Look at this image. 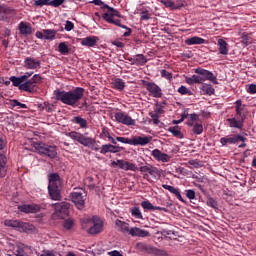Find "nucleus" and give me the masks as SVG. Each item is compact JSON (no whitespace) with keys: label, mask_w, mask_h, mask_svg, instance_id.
<instances>
[{"label":"nucleus","mask_w":256,"mask_h":256,"mask_svg":"<svg viewBox=\"0 0 256 256\" xmlns=\"http://www.w3.org/2000/svg\"><path fill=\"white\" fill-rule=\"evenodd\" d=\"M162 187L163 189H166V191L172 193V195H175V197H177V199L180 200L182 203H185V200L183 199V196H181V192H179V189L167 184H163Z\"/></svg>","instance_id":"c85d7f7f"},{"label":"nucleus","mask_w":256,"mask_h":256,"mask_svg":"<svg viewBox=\"0 0 256 256\" xmlns=\"http://www.w3.org/2000/svg\"><path fill=\"white\" fill-rule=\"evenodd\" d=\"M61 187H63V180L57 173L48 175V193L52 201H61Z\"/></svg>","instance_id":"7ed1b4c3"},{"label":"nucleus","mask_w":256,"mask_h":256,"mask_svg":"<svg viewBox=\"0 0 256 256\" xmlns=\"http://www.w3.org/2000/svg\"><path fill=\"white\" fill-rule=\"evenodd\" d=\"M241 39L242 45L244 47H247V45H249V36L247 35V33H243Z\"/></svg>","instance_id":"bf43d9fd"},{"label":"nucleus","mask_w":256,"mask_h":256,"mask_svg":"<svg viewBox=\"0 0 256 256\" xmlns=\"http://www.w3.org/2000/svg\"><path fill=\"white\" fill-rule=\"evenodd\" d=\"M109 256H123V254H121V252H119V250H113L108 252Z\"/></svg>","instance_id":"338daca9"},{"label":"nucleus","mask_w":256,"mask_h":256,"mask_svg":"<svg viewBox=\"0 0 256 256\" xmlns=\"http://www.w3.org/2000/svg\"><path fill=\"white\" fill-rule=\"evenodd\" d=\"M141 207L142 209H144V211H155V206H153L152 203L149 202V200L142 201Z\"/></svg>","instance_id":"8fccbe9b"},{"label":"nucleus","mask_w":256,"mask_h":256,"mask_svg":"<svg viewBox=\"0 0 256 256\" xmlns=\"http://www.w3.org/2000/svg\"><path fill=\"white\" fill-rule=\"evenodd\" d=\"M131 215L134 219L143 220V213H141V209L139 207H133L131 209Z\"/></svg>","instance_id":"de8ad7c7"},{"label":"nucleus","mask_w":256,"mask_h":256,"mask_svg":"<svg viewBox=\"0 0 256 256\" xmlns=\"http://www.w3.org/2000/svg\"><path fill=\"white\" fill-rule=\"evenodd\" d=\"M19 31H20L21 35H31V33H32L31 24H27L25 22H20Z\"/></svg>","instance_id":"f704fd0d"},{"label":"nucleus","mask_w":256,"mask_h":256,"mask_svg":"<svg viewBox=\"0 0 256 256\" xmlns=\"http://www.w3.org/2000/svg\"><path fill=\"white\" fill-rule=\"evenodd\" d=\"M113 89H116L117 91H123L125 89V81L121 78H115L112 81Z\"/></svg>","instance_id":"c9c22d12"},{"label":"nucleus","mask_w":256,"mask_h":256,"mask_svg":"<svg viewBox=\"0 0 256 256\" xmlns=\"http://www.w3.org/2000/svg\"><path fill=\"white\" fill-rule=\"evenodd\" d=\"M74 123L79 125L82 129H87V120L81 116L74 117Z\"/></svg>","instance_id":"a18cd8bd"},{"label":"nucleus","mask_w":256,"mask_h":256,"mask_svg":"<svg viewBox=\"0 0 256 256\" xmlns=\"http://www.w3.org/2000/svg\"><path fill=\"white\" fill-rule=\"evenodd\" d=\"M84 93L85 89L82 87H77L76 89L68 92L61 90L54 91L57 101H61L64 105H70L71 107L81 101Z\"/></svg>","instance_id":"f03ea898"},{"label":"nucleus","mask_w":256,"mask_h":256,"mask_svg":"<svg viewBox=\"0 0 256 256\" xmlns=\"http://www.w3.org/2000/svg\"><path fill=\"white\" fill-rule=\"evenodd\" d=\"M85 191L83 189H79L77 191L71 192L70 199L74 205H76L77 209H84L85 207Z\"/></svg>","instance_id":"0eeeda50"},{"label":"nucleus","mask_w":256,"mask_h":256,"mask_svg":"<svg viewBox=\"0 0 256 256\" xmlns=\"http://www.w3.org/2000/svg\"><path fill=\"white\" fill-rule=\"evenodd\" d=\"M186 197L187 199H190V201H193V199H195V190L193 189L186 190Z\"/></svg>","instance_id":"052dcab7"},{"label":"nucleus","mask_w":256,"mask_h":256,"mask_svg":"<svg viewBox=\"0 0 256 256\" xmlns=\"http://www.w3.org/2000/svg\"><path fill=\"white\" fill-rule=\"evenodd\" d=\"M25 249H26L25 244H23V243L16 244L15 255L16 256L21 255L25 251Z\"/></svg>","instance_id":"864d4df0"},{"label":"nucleus","mask_w":256,"mask_h":256,"mask_svg":"<svg viewBox=\"0 0 256 256\" xmlns=\"http://www.w3.org/2000/svg\"><path fill=\"white\" fill-rule=\"evenodd\" d=\"M58 51L61 55H69V45H67V42H60L58 45Z\"/></svg>","instance_id":"79ce46f5"},{"label":"nucleus","mask_w":256,"mask_h":256,"mask_svg":"<svg viewBox=\"0 0 256 256\" xmlns=\"http://www.w3.org/2000/svg\"><path fill=\"white\" fill-rule=\"evenodd\" d=\"M161 3L170 9H177V7H175V2L172 0H161Z\"/></svg>","instance_id":"4d7b16f0"},{"label":"nucleus","mask_w":256,"mask_h":256,"mask_svg":"<svg viewBox=\"0 0 256 256\" xmlns=\"http://www.w3.org/2000/svg\"><path fill=\"white\" fill-rule=\"evenodd\" d=\"M115 17H121V13H119V11H117L115 8H109V11L102 15V18L104 21H106V23H111L112 25H116V27L127 29V26L121 24V20L115 19Z\"/></svg>","instance_id":"39448f33"},{"label":"nucleus","mask_w":256,"mask_h":256,"mask_svg":"<svg viewBox=\"0 0 256 256\" xmlns=\"http://www.w3.org/2000/svg\"><path fill=\"white\" fill-rule=\"evenodd\" d=\"M81 225L82 229L89 231V229H91V226L93 225V218H83L81 220Z\"/></svg>","instance_id":"c03bdc74"},{"label":"nucleus","mask_w":256,"mask_h":256,"mask_svg":"<svg viewBox=\"0 0 256 256\" xmlns=\"http://www.w3.org/2000/svg\"><path fill=\"white\" fill-rule=\"evenodd\" d=\"M239 141H245V137L241 135H237V136H225L220 139V143L222 147H226V145H235V143H239Z\"/></svg>","instance_id":"f3484780"},{"label":"nucleus","mask_w":256,"mask_h":256,"mask_svg":"<svg viewBox=\"0 0 256 256\" xmlns=\"http://www.w3.org/2000/svg\"><path fill=\"white\" fill-rule=\"evenodd\" d=\"M151 169H153V165L150 164L140 167V171L143 173L144 179H147V181H149V174L151 173Z\"/></svg>","instance_id":"37998d69"},{"label":"nucleus","mask_w":256,"mask_h":256,"mask_svg":"<svg viewBox=\"0 0 256 256\" xmlns=\"http://www.w3.org/2000/svg\"><path fill=\"white\" fill-rule=\"evenodd\" d=\"M123 148L121 146L113 144H104L100 148L101 155H107V153H121Z\"/></svg>","instance_id":"6ab92c4d"},{"label":"nucleus","mask_w":256,"mask_h":256,"mask_svg":"<svg viewBox=\"0 0 256 256\" xmlns=\"http://www.w3.org/2000/svg\"><path fill=\"white\" fill-rule=\"evenodd\" d=\"M103 231V220L99 217H92V225L88 229L89 235H97Z\"/></svg>","instance_id":"f8f14e48"},{"label":"nucleus","mask_w":256,"mask_h":256,"mask_svg":"<svg viewBox=\"0 0 256 256\" xmlns=\"http://www.w3.org/2000/svg\"><path fill=\"white\" fill-rule=\"evenodd\" d=\"M195 73H197L198 75H200V77L204 81H211V83H214V85H217L219 82L217 81V76L213 75V72L209 71V70H205L203 68H197L195 70Z\"/></svg>","instance_id":"ddd939ff"},{"label":"nucleus","mask_w":256,"mask_h":256,"mask_svg":"<svg viewBox=\"0 0 256 256\" xmlns=\"http://www.w3.org/2000/svg\"><path fill=\"white\" fill-rule=\"evenodd\" d=\"M40 256H55V253H53L50 250L43 251Z\"/></svg>","instance_id":"774afa93"},{"label":"nucleus","mask_w":256,"mask_h":256,"mask_svg":"<svg viewBox=\"0 0 256 256\" xmlns=\"http://www.w3.org/2000/svg\"><path fill=\"white\" fill-rule=\"evenodd\" d=\"M147 58L143 54H137L133 57V65H145Z\"/></svg>","instance_id":"58836bf2"},{"label":"nucleus","mask_w":256,"mask_h":256,"mask_svg":"<svg viewBox=\"0 0 256 256\" xmlns=\"http://www.w3.org/2000/svg\"><path fill=\"white\" fill-rule=\"evenodd\" d=\"M186 125L188 127H192V132L194 133V135H201V133H203V124L196 122L193 123L191 121L186 122Z\"/></svg>","instance_id":"7c9ffc66"},{"label":"nucleus","mask_w":256,"mask_h":256,"mask_svg":"<svg viewBox=\"0 0 256 256\" xmlns=\"http://www.w3.org/2000/svg\"><path fill=\"white\" fill-rule=\"evenodd\" d=\"M160 75L161 77H163L164 79H167L168 81L173 80V74L165 69L160 71Z\"/></svg>","instance_id":"603ef678"},{"label":"nucleus","mask_w":256,"mask_h":256,"mask_svg":"<svg viewBox=\"0 0 256 256\" xmlns=\"http://www.w3.org/2000/svg\"><path fill=\"white\" fill-rule=\"evenodd\" d=\"M203 78L199 75H192L191 77H186L185 82L188 85H197V84H203Z\"/></svg>","instance_id":"473e14b6"},{"label":"nucleus","mask_w":256,"mask_h":256,"mask_svg":"<svg viewBox=\"0 0 256 256\" xmlns=\"http://www.w3.org/2000/svg\"><path fill=\"white\" fill-rule=\"evenodd\" d=\"M67 137H70L72 141H77L78 143H81V140L83 139V134L77 132V131H72L66 134Z\"/></svg>","instance_id":"a19ab883"},{"label":"nucleus","mask_w":256,"mask_h":256,"mask_svg":"<svg viewBox=\"0 0 256 256\" xmlns=\"http://www.w3.org/2000/svg\"><path fill=\"white\" fill-rule=\"evenodd\" d=\"M57 30L55 29H44L36 32L37 39H45L46 41H55Z\"/></svg>","instance_id":"4468645a"},{"label":"nucleus","mask_w":256,"mask_h":256,"mask_svg":"<svg viewBox=\"0 0 256 256\" xmlns=\"http://www.w3.org/2000/svg\"><path fill=\"white\" fill-rule=\"evenodd\" d=\"M103 134L105 135V137H107L108 141H110V143H112V145H117V140H115V138H113L111 136L109 131H103Z\"/></svg>","instance_id":"13d9d810"},{"label":"nucleus","mask_w":256,"mask_h":256,"mask_svg":"<svg viewBox=\"0 0 256 256\" xmlns=\"http://www.w3.org/2000/svg\"><path fill=\"white\" fill-rule=\"evenodd\" d=\"M153 137L151 136H138L132 138V145L140 147H145V145H149L151 143Z\"/></svg>","instance_id":"5701e85b"},{"label":"nucleus","mask_w":256,"mask_h":256,"mask_svg":"<svg viewBox=\"0 0 256 256\" xmlns=\"http://www.w3.org/2000/svg\"><path fill=\"white\" fill-rule=\"evenodd\" d=\"M247 93L250 95H255L256 93V84H250L247 88Z\"/></svg>","instance_id":"e2e57ef3"},{"label":"nucleus","mask_w":256,"mask_h":256,"mask_svg":"<svg viewBox=\"0 0 256 256\" xmlns=\"http://www.w3.org/2000/svg\"><path fill=\"white\" fill-rule=\"evenodd\" d=\"M75 25L73 24V22L71 21H66V24H65V31H73Z\"/></svg>","instance_id":"0e129e2a"},{"label":"nucleus","mask_w":256,"mask_h":256,"mask_svg":"<svg viewBox=\"0 0 256 256\" xmlns=\"http://www.w3.org/2000/svg\"><path fill=\"white\" fill-rule=\"evenodd\" d=\"M114 118L117 123H121L122 125H126L127 127L135 126V119L131 118V116H129V114L125 112H116L114 114Z\"/></svg>","instance_id":"9d476101"},{"label":"nucleus","mask_w":256,"mask_h":256,"mask_svg":"<svg viewBox=\"0 0 256 256\" xmlns=\"http://www.w3.org/2000/svg\"><path fill=\"white\" fill-rule=\"evenodd\" d=\"M73 225H75V221L71 218H68L64 221V229H67L68 231L73 229Z\"/></svg>","instance_id":"3c124183"},{"label":"nucleus","mask_w":256,"mask_h":256,"mask_svg":"<svg viewBox=\"0 0 256 256\" xmlns=\"http://www.w3.org/2000/svg\"><path fill=\"white\" fill-rule=\"evenodd\" d=\"M33 72H26L20 77L12 76L10 81L14 87H18L20 91H26L27 93H35L37 91V84L41 83L42 79L39 74H35L31 79Z\"/></svg>","instance_id":"f257e3e1"},{"label":"nucleus","mask_w":256,"mask_h":256,"mask_svg":"<svg viewBox=\"0 0 256 256\" xmlns=\"http://www.w3.org/2000/svg\"><path fill=\"white\" fill-rule=\"evenodd\" d=\"M161 173H162L161 169H159L155 166H152L149 175H151V177H153V179H160L161 178Z\"/></svg>","instance_id":"09e8293b"},{"label":"nucleus","mask_w":256,"mask_h":256,"mask_svg":"<svg viewBox=\"0 0 256 256\" xmlns=\"http://www.w3.org/2000/svg\"><path fill=\"white\" fill-rule=\"evenodd\" d=\"M9 105L12 107V109H15V107H18V109H27V104H23L15 99L10 100Z\"/></svg>","instance_id":"49530a36"},{"label":"nucleus","mask_w":256,"mask_h":256,"mask_svg":"<svg viewBox=\"0 0 256 256\" xmlns=\"http://www.w3.org/2000/svg\"><path fill=\"white\" fill-rule=\"evenodd\" d=\"M129 235L131 237H140V238L151 237V233L148 230H145L139 227L130 228Z\"/></svg>","instance_id":"aec40b11"},{"label":"nucleus","mask_w":256,"mask_h":256,"mask_svg":"<svg viewBox=\"0 0 256 256\" xmlns=\"http://www.w3.org/2000/svg\"><path fill=\"white\" fill-rule=\"evenodd\" d=\"M169 133H172L173 137L177 139H183V133H181V128L179 126H172L168 128Z\"/></svg>","instance_id":"ea45409f"},{"label":"nucleus","mask_w":256,"mask_h":256,"mask_svg":"<svg viewBox=\"0 0 256 256\" xmlns=\"http://www.w3.org/2000/svg\"><path fill=\"white\" fill-rule=\"evenodd\" d=\"M80 145H83L84 147L93 148L95 147V139L91 137H85L82 136V140L80 141Z\"/></svg>","instance_id":"e433bc0d"},{"label":"nucleus","mask_w":256,"mask_h":256,"mask_svg":"<svg viewBox=\"0 0 256 256\" xmlns=\"http://www.w3.org/2000/svg\"><path fill=\"white\" fill-rule=\"evenodd\" d=\"M4 225L6 227H12L21 233H29L30 231H35V226L33 224L19 220H5Z\"/></svg>","instance_id":"20e7f679"},{"label":"nucleus","mask_w":256,"mask_h":256,"mask_svg":"<svg viewBox=\"0 0 256 256\" xmlns=\"http://www.w3.org/2000/svg\"><path fill=\"white\" fill-rule=\"evenodd\" d=\"M227 121L229 122L230 127L234 129H243V123H245V119L237 116L234 118H228Z\"/></svg>","instance_id":"a878e982"},{"label":"nucleus","mask_w":256,"mask_h":256,"mask_svg":"<svg viewBox=\"0 0 256 256\" xmlns=\"http://www.w3.org/2000/svg\"><path fill=\"white\" fill-rule=\"evenodd\" d=\"M200 89L204 92V95H214L215 88L211 84L203 83L200 86Z\"/></svg>","instance_id":"4c0bfd02"},{"label":"nucleus","mask_w":256,"mask_h":256,"mask_svg":"<svg viewBox=\"0 0 256 256\" xmlns=\"http://www.w3.org/2000/svg\"><path fill=\"white\" fill-rule=\"evenodd\" d=\"M143 85H145L147 91L152 95V97L157 99L163 97V90H161V87L155 84V82L143 81Z\"/></svg>","instance_id":"9b49d317"},{"label":"nucleus","mask_w":256,"mask_h":256,"mask_svg":"<svg viewBox=\"0 0 256 256\" xmlns=\"http://www.w3.org/2000/svg\"><path fill=\"white\" fill-rule=\"evenodd\" d=\"M97 41H99V37L88 36L82 39L81 45H83V47H95L97 45Z\"/></svg>","instance_id":"bb28decb"},{"label":"nucleus","mask_w":256,"mask_h":256,"mask_svg":"<svg viewBox=\"0 0 256 256\" xmlns=\"http://www.w3.org/2000/svg\"><path fill=\"white\" fill-rule=\"evenodd\" d=\"M141 19H142V21H149V19H151V14H149V11H147V10L142 11Z\"/></svg>","instance_id":"680f3d73"},{"label":"nucleus","mask_w":256,"mask_h":256,"mask_svg":"<svg viewBox=\"0 0 256 256\" xmlns=\"http://www.w3.org/2000/svg\"><path fill=\"white\" fill-rule=\"evenodd\" d=\"M142 249H144V251H147V253H149L150 255L167 256V252L165 250L153 247L151 245L142 244Z\"/></svg>","instance_id":"412c9836"},{"label":"nucleus","mask_w":256,"mask_h":256,"mask_svg":"<svg viewBox=\"0 0 256 256\" xmlns=\"http://www.w3.org/2000/svg\"><path fill=\"white\" fill-rule=\"evenodd\" d=\"M178 93H180V95H193V92L185 86H180L178 88Z\"/></svg>","instance_id":"6e6d98bb"},{"label":"nucleus","mask_w":256,"mask_h":256,"mask_svg":"<svg viewBox=\"0 0 256 256\" xmlns=\"http://www.w3.org/2000/svg\"><path fill=\"white\" fill-rule=\"evenodd\" d=\"M111 167H119L123 171H137V164L129 162L127 160L119 159V160H112Z\"/></svg>","instance_id":"1a4fd4ad"},{"label":"nucleus","mask_w":256,"mask_h":256,"mask_svg":"<svg viewBox=\"0 0 256 256\" xmlns=\"http://www.w3.org/2000/svg\"><path fill=\"white\" fill-rule=\"evenodd\" d=\"M116 141H119V143H124L125 145H133V138L129 139L126 137H116Z\"/></svg>","instance_id":"5fc2aeb1"},{"label":"nucleus","mask_w":256,"mask_h":256,"mask_svg":"<svg viewBox=\"0 0 256 256\" xmlns=\"http://www.w3.org/2000/svg\"><path fill=\"white\" fill-rule=\"evenodd\" d=\"M55 212L52 214L53 219H65L69 215V203L60 202L52 204Z\"/></svg>","instance_id":"423d86ee"},{"label":"nucleus","mask_w":256,"mask_h":256,"mask_svg":"<svg viewBox=\"0 0 256 256\" xmlns=\"http://www.w3.org/2000/svg\"><path fill=\"white\" fill-rule=\"evenodd\" d=\"M24 67L26 69L35 70V69L41 67V61H39L33 57H27L24 60Z\"/></svg>","instance_id":"393cba45"},{"label":"nucleus","mask_w":256,"mask_h":256,"mask_svg":"<svg viewBox=\"0 0 256 256\" xmlns=\"http://www.w3.org/2000/svg\"><path fill=\"white\" fill-rule=\"evenodd\" d=\"M151 155L155 161H158V163H169V161H171V156L167 153L161 152L159 149L152 150Z\"/></svg>","instance_id":"dca6fc26"},{"label":"nucleus","mask_w":256,"mask_h":256,"mask_svg":"<svg viewBox=\"0 0 256 256\" xmlns=\"http://www.w3.org/2000/svg\"><path fill=\"white\" fill-rule=\"evenodd\" d=\"M218 50L220 55H229V44L224 39H218Z\"/></svg>","instance_id":"cd10ccee"},{"label":"nucleus","mask_w":256,"mask_h":256,"mask_svg":"<svg viewBox=\"0 0 256 256\" xmlns=\"http://www.w3.org/2000/svg\"><path fill=\"white\" fill-rule=\"evenodd\" d=\"M37 151L42 155H47L50 159H55L57 157V147L49 146L45 143H37L35 145Z\"/></svg>","instance_id":"6e6552de"},{"label":"nucleus","mask_w":256,"mask_h":256,"mask_svg":"<svg viewBox=\"0 0 256 256\" xmlns=\"http://www.w3.org/2000/svg\"><path fill=\"white\" fill-rule=\"evenodd\" d=\"M7 175V157L0 154V177Z\"/></svg>","instance_id":"2f4dec72"},{"label":"nucleus","mask_w":256,"mask_h":256,"mask_svg":"<svg viewBox=\"0 0 256 256\" xmlns=\"http://www.w3.org/2000/svg\"><path fill=\"white\" fill-rule=\"evenodd\" d=\"M11 17H15V9L0 3V21H7Z\"/></svg>","instance_id":"2eb2a0df"},{"label":"nucleus","mask_w":256,"mask_h":256,"mask_svg":"<svg viewBox=\"0 0 256 256\" xmlns=\"http://www.w3.org/2000/svg\"><path fill=\"white\" fill-rule=\"evenodd\" d=\"M115 225H116V229L118 231H120V233H130L131 228H129V223L125 222V221H121L119 219H117L115 221Z\"/></svg>","instance_id":"c756f323"},{"label":"nucleus","mask_w":256,"mask_h":256,"mask_svg":"<svg viewBox=\"0 0 256 256\" xmlns=\"http://www.w3.org/2000/svg\"><path fill=\"white\" fill-rule=\"evenodd\" d=\"M185 43H186V45H203V44H205V39H203L199 36H194V37L186 39Z\"/></svg>","instance_id":"72a5a7b5"},{"label":"nucleus","mask_w":256,"mask_h":256,"mask_svg":"<svg viewBox=\"0 0 256 256\" xmlns=\"http://www.w3.org/2000/svg\"><path fill=\"white\" fill-rule=\"evenodd\" d=\"M18 209L22 213H39V211H41V206L37 204H24L18 206Z\"/></svg>","instance_id":"4be33fe9"},{"label":"nucleus","mask_w":256,"mask_h":256,"mask_svg":"<svg viewBox=\"0 0 256 256\" xmlns=\"http://www.w3.org/2000/svg\"><path fill=\"white\" fill-rule=\"evenodd\" d=\"M65 3V0H36L34 2L35 7H44V5H50V7H61Z\"/></svg>","instance_id":"a211bd4d"},{"label":"nucleus","mask_w":256,"mask_h":256,"mask_svg":"<svg viewBox=\"0 0 256 256\" xmlns=\"http://www.w3.org/2000/svg\"><path fill=\"white\" fill-rule=\"evenodd\" d=\"M150 117L154 123V125H158L159 124V115L154 114L153 112L150 113Z\"/></svg>","instance_id":"69168bd1"},{"label":"nucleus","mask_w":256,"mask_h":256,"mask_svg":"<svg viewBox=\"0 0 256 256\" xmlns=\"http://www.w3.org/2000/svg\"><path fill=\"white\" fill-rule=\"evenodd\" d=\"M235 105L236 117L239 119H247V110H245V105H243L241 100H237Z\"/></svg>","instance_id":"b1692460"}]
</instances>
